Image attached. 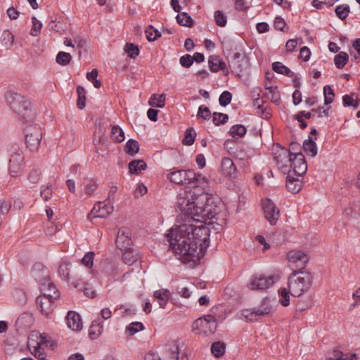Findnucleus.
Wrapping results in <instances>:
<instances>
[{
	"mask_svg": "<svg viewBox=\"0 0 360 360\" xmlns=\"http://www.w3.org/2000/svg\"><path fill=\"white\" fill-rule=\"evenodd\" d=\"M212 194L199 189L181 190L177 195L176 210L184 216V223L173 227L167 234L170 246L183 263L198 264L210 243V230L207 221L220 211Z\"/></svg>",
	"mask_w": 360,
	"mask_h": 360,
	"instance_id": "f257e3e1",
	"label": "nucleus"
},
{
	"mask_svg": "<svg viewBox=\"0 0 360 360\" xmlns=\"http://www.w3.org/2000/svg\"><path fill=\"white\" fill-rule=\"evenodd\" d=\"M167 178L176 184H188L196 188L202 187V192H208V180L200 173H195L193 170L179 169L169 172Z\"/></svg>",
	"mask_w": 360,
	"mask_h": 360,
	"instance_id": "f03ea898",
	"label": "nucleus"
},
{
	"mask_svg": "<svg viewBox=\"0 0 360 360\" xmlns=\"http://www.w3.org/2000/svg\"><path fill=\"white\" fill-rule=\"evenodd\" d=\"M313 277L307 271L292 270L289 275L288 287L290 295L300 297L307 292L311 286Z\"/></svg>",
	"mask_w": 360,
	"mask_h": 360,
	"instance_id": "7ed1b4c3",
	"label": "nucleus"
},
{
	"mask_svg": "<svg viewBox=\"0 0 360 360\" xmlns=\"http://www.w3.org/2000/svg\"><path fill=\"white\" fill-rule=\"evenodd\" d=\"M5 98L13 110L22 118L27 121L32 117L31 103L25 97L13 91H8Z\"/></svg>",
	"mask_w": 360,
	"mask_h": 360,
	"instance_id": "20e7f679",
	"label": "nucleus"
},
{
	"mask_svg": "<svg viewBox=\"0 0 360 360\" xmlns=\"http://www.w3.org/2000/svg\"><path fill=\"white\" fill-rule=\"evenodd\" d=\"M49 344V337L46 333L32 331L28 336V349L31 354L39 359H44V347H47Z\"/></svg>",
	"mask_w": 360,
	"mask_h": 360,
	"instance_id": "39448f33",
	"label": "nucleus"
},
{
	"mask_svg": "<svg viewBox=\"0 0 360 360\" xmlns=\"http://www.w3.org/2000/svg\"><path fill=\"white\" fill-rule=\"evenodd\" d=\"M32 275L40 283L41 295H44V288L47 290L46 292L48 294H53L55 292H58L56 285L49 278L47 270L42 264L36 263L33 265Z\"/></svg>",
	"mask_w": 360,
	"mask_h": 360,
	"instance_id": "423d86ee",
	"label": "nucleus"
},
{
	"mask_svg": "<svg viewBox=\"0 0 360 360\" xmlns=\"http://www.w3.org/2000/svg\"><path fill=\"white\" fill-rule=\"evenodd\" d=\"M44 295H39L36 299V304L41 314L49 317L53 312L55 307V300L60 297L59 292H55L53 294H48L47 290L44 288Z\"/></svg>",
	"mask_w": 360,
	"mask_h": 360,
	"instance_id": "0eeeda50",
	"label": "nucleus"
},
{
	"mask_svg": "<svg viewBox=\"0 0 360 360\" xmlns=\"http://www.w3.org/2000/svg\"><path fill=\"white\" fill-rule=\"evenodd\" d=\"M193 330L198 334L207 335L212 334L217 329V321L213 315L208 314L196 319L193 325Z\"/></svg>",
	"mask_w": 360,
	"mask_h": 360,
	"instance_id": "6e6552de",
	"label": "nucleus"
},
{
	"mask_svg": "<svg viewBox=\"0 0 360 360\" xmlns=\"http://www.w3.org/2000/svg\"><path fill=\"white\" fill-rule=\"evenodd\" d=\"M271 311L272 306L270 304V301L269 299L265 298L257 308L243 310L242 315L245 317L246 321L253 322L269 314Z\"/></svg>",
	"mask_w": 360,
	"mask_h": 360,
	"instance_id": "1a4fd4ad",
	"label": "nucleus"
},
{
	"mask_svg": "<svg viewBox=\"0 0 360 360\" xmlns=\"http://www.w3.org/2000/svg\"><path fill=\"white\" fill-rule=\"evenodd\" d=\"M25 134L27 146L31 150L38 149L42 136L40 127L37 124L28 126L25 129Z\"/></svg>",
	"mask_w": 360,
	"mask_h": 360,
	"instance_id": "9d476101",
	"label": "nucleus"
},
{
	"mask_svg": "<svg viewBox=\"0 0 360 360\" xmlns=\"http://www.w3.org/2000/svg\"><path fill=\"white\" fill-rule=\"evenodd\" d=\"M288 260L292 270L305 271V265L309 260V257L301 250H290L288 253Z\"/></svg>",
	"mask_w": 360,
	"mask_h": 360,
	"instance_id": "9b49d317",
	"label": "nucleus"
},
{
	"mask_svg": "<svg viewBox=\"0 0 360 360\" xmlns=\"http://www.w3.org/2000/svg\"><path fill=\"white\" fill-rule=\"evenodd\" d=\"M287 172L302 176L307 170V165L304 155L301 152L293 153Z\"/></svg>",
	"mask_w": 360,
	"mask_h": 360,
	"instance_id": "f8f14e48",
	"label": "nucleus"
},
{
	"mask_svg": "<svg viewBox=\"0 0 360 360\" xmlns=\"http://www.w3.org/2000/svg\"><path fill=\"white\" fill-rule=\"evenodd\" d=\"M276 281L274 276H254L251 278L250 283L248 284V288L250 290H266L272 286Z\"/></svg>",
	"mask_w": 360,
	"mask_h": 360,
	"instance_id": "ddd939ff",
	"label": "nucleus"
},
{
	"mask_svg": "<svg viewBox=\"0 0 360 360\" xmlns=\"http://www.w3.org/2000/svg\"><path fill=\"white\" fill-rule=\"evenodd\" d=\"M293 153L284 148H281L274 154V160L279 169L284 174L288 171L289 164Z\"/></svg>",
	"mask_w": 360,
	"mask_h": 360,
	"instance_id": "4468645a",
	"label": "nucleus"
},
{
	"mask_svg": "<svg viewBox=\"0 0 360 360\" xmlns=\"http://www.w3.org/2000/svg\"><path fill=\"white\" fill-rule=\"evenodd\" d=\"M263 210L267 221L271 225L276 224L280 217V212L274 202L268 198L264 200L263 202Z\"/></svg>",
	"mask_w": 360,
	"mask_h": 360,
	"instance_id": "2eb2a0df",
	"label": "nucleus"
},
{
	"mask_svg": "<svg viewBox=\"0 0 360 360\" xmlns=\"http://www.w3.org/2000/svg\"><path fill=\"white\" fill-rule=\"evenodd\" d=\"M24 161L22 151H17L11 155L8 170L12 176H18L21 172Z\"/></svg>",
	"mask_w": 360,
	"mask_h": 360,
	"instance_id": "dca6fc26",
	"label": "nucleus"
},
{
	"mask_svg": "<svg viewBox=\"0 0 360 360\" xmlns=\"http://www.w3.org/2000/svg\"><path fill=\"white\" fill-rule=\"evenodd\" d=\"M113 210L112 202L105 200L104 202H96L89 216L90 217L91 214H94V217L105 218L113 212Z\"/></svg>",
	"mask_w": 360,
	"mask_h": 360,
	"instance_id": "f3484780",
	"label": "nucleus"
},
{
	"mask_svg": "<svg viewBox=\"0 0 360 360\" xmlns=\"http://www.w3.org/2000/svg\"><path fill=\"white\" fill-rule=\"evenodd\" d=\"M131 232L129 229L122 227L118 230L116 244L121 250L131 248L132 244Z\"/></svg>",
	"mask_w": 360,
	"mask_h": 360,
	"instance_id": "a211bd4d",
	"label": "nucleus"
},
{
	"mask_svg": "<svg viewBox=\"0 0 360 360\" xmlns=\"http://www.w3.org/2000/svg\"><path fill=\"white\" fill-rule=\"evenodd\" d=\"M165 353L168 360H188L184 354H180L179 343L177 340L169 341L165 345Z\"/></svg>",
	"mask_w": 360,
	"mask_h": 360,
	"instance_id": "6ab92c4d",
	"label": "nucleus"
},
{
	"mask_svg": "<svg viewBox=\"0 0 360 360\" xmlns=\"http://www.w3.org/2000/svg\"><path fill=\"white\" fill-rule=\"evenodd\" d=\"M208 65L210 71L212 72H217L221 70L226 76L229 73L226 63L218 56H210L208 58Z\"/></svg>",
	"mask_w": 360,
	"mask_h": 360,
	"instance_id": "aec40b11",
	"label": "nucleus"
},
{
	"mask_svg": "<svg viewBox=\"0 0 360 360\" xmlns=\"http://www.w3.org/2000/svg\"><path fill=\"white\" fill-rule=\"evenodd\" d=\"M286 187L289 191L292 193H298L302 186V182L300 178L302 176H298V175L292 174L289 172H286Z\"/></svg>",
	"mask_w": 360,
	"mask_h": 360,
	"instance_id": "412c9836",
	"label": "nucleus"
},
{
	"mask_svg": "<svg viewBox=\"0 0 360 360\" xmlns=\"http://www.w3.org/2000/svg\"><path fill=\"white\" fill-rule=\"evenodd\" d=\"M220 172L226 176H236L237 169L233 160L229 158H224L221 161Z\"/></svg>",
	"mask_w": 360,
	"mask_h": 360,
	"instance_id": "4be33fe9",
	"label": "nucleus"
},
{
	"mask_svg": "<svg viewBox=\"0 0 360 360\" xmlns=\"http://www.w3.org/2000/svg\"><path fill=\"white\" fill-rule=\"evenodd\" d=\"M68 326L73 330H80L82 328V322L80 315L75 311H70L66 316Z\"/></svg>",
	"mask_w": 360,
	"mask_h": 360,
	"instance_id": "5701e85b",
	"label": "nucleus"
},
{
	"mask_svg": "<svg viewBox=\"0 0 360 360\" xmlns=\"http://www.w3.org/2000/svg\"><path fill=\"white\" fill-rule=\"evenodd\" d=\"M171 293L169 290L162 288L153 292L154 300L156 301L160 307L165 309L169 300Z\"/></svg>",
	"mask_w": 360,
	"mask_h": 360,
	"instance_id": "b1692460",
	"label": "nucleus"
},
{
	"mask_svg": "<svg viewBox=\"0 0 360 360\" xmlns=\"http://www.w3.org/2000/svg\"><path fill=\"white\" fill-rule=\"evenodd\" d=\"M122 260L127 265L136 264L139 259V253L136 250L131 248L122 250Z\"/></svg>",
	"mask_w": 360,
	"mask_h": 360,
	"instance_id": "393cba45",
	"label": "nucleus"
},
{
	"mask_svg": "<svg viewBox=\"0 0 360 360\" xmlns=\"http://www.w3.org/2000/svg\"><path fill=\"white\" fill-rule=\"evenodd\" d=\"M265 91H266L263 94L262 98L269 99L271 102L276 103V105L280 104V94L276 86H265Z\"/></svg>",
	"mask_w": 360,
	"mask_h": 360,
	"instance_id": "a878e982",
	"label": "nucleus"
},
{
	"mask_svg": "<svg viewBox=\"0 0 360 360\" xmlns=\"http://www.w3.org/2000/svg\"><path fill=\"white\" fill-rule=\"evenodd\" d=\"M242 60V55L239 52L235 53L231 58L229 60V66L233 72L239 75L243 71Z\"/></svg>",
	"mask_w": 360,
	"mask_h": 360,
	"instance_id": "bb28decb",
	"label": "nucleus"
},
{
	"mask_svg": "<svg viewBox=\"0 0 360 360\" xmlns=\"http://www.w3.org/2000/svg\"><path fill=\"white\" fill-rule=\"evenodd\" d=\"M304 153L311 157H315L317 155V146L312 136H309L302 146Z\"/></svg>",
	"mask_w": 360,
	"mask_h": 360,
	"instance_id": "cd10ccee",
	"label": "nucleus"
},
{
	"mask_svg": "<svg viewBox=\"0 0 360 360\" xmlns=\"http://www.w3.org/2000/svg\"><path fill=\"white\" fill-rule=\"evenodd\" d=\"M272 70L276 73L284 75L288 77H292L295 75L294 72L290 68L281 62L273 63Z\"/></svg>",
	"mask_w": 360,
	"mask_h": 360,
	"instance_id": "c85d7f7f",
	"label": "nucleus"
},
{
	"mask_svg": "<svg viewBox=\"0 0 360 360\" xmlns=\"http://www.w3.org/2000/svg\"><path fill=\"white\" fill-rule=\"evenodd\" d=\"M146 167V163L142 160H133L129 164V169L131 174H138L142 170H145Z\"/></svg>",
	"mask_w": 360,
	"mask_h": 360,
	"instance_id": "c756f323",
	"label": "nucleus"
},
{
	"mask_svg": "<svg viewBox=\"0 0 360 360\" xmlns=\"http://www.w3.org/2000/svg\"><path fill=\"white\" fill-rule=\"evenodd\" d=\"M71 264L68 262H63L58 267V274L62 280L68 281L70 279Z\"/></svg>",
	"mask_w": 360,
	"mask_h": 360,
	"instance_id": "7c9ffc66",
	"label": "nucleus"
},
{
	"mask_svg": "<svg viewBox=\"0 0 360 360\" xmlns=\"http://www.w3.org/2000/svg\"><path fill=\"white\" fill-rule=\"evenodd\" d=\"M165 94H153L149 99L148 103L152 107L162 108L165 106Z\"/></svg>",
	"mask_w": 360,
	"mask_h": 360,
	"instance_id": "2f4dec72",
	"label": "nucleus"
},
{
	"mask_svg": "<svg viewBox=\"0 0 360 360\" xmlns=\"http://www.w3.org/2000/svg\"><path fill=\"white\" fill-rule=\"evenodd\" d=\"M226 350V345L220 341L214 342L211 346V352L215 357H221Z\"/></svg>",
	"mask_w": 360,
	"mask_h": 360,
	"instance_id": "473e14b6",
	"label": "nucleus"
},
{
	"mask_svg": "<svg viewBox=\"0 0 360 360\" xmlns=\"http://www.w3.org/2000/svg\"><path fill=\"white\" fill-rule=\"evenodd\" d=\"M247 129L242 124H235L232 126L229 133L234 139H239L243 137L246 134Z\"/></svg>",
	"mask_w": 360,
	"mask_h": 360,
	"instance_id": "72a5a7b5",
	"label": "nucleus"
},
{
	"mask_svg": "<svg viewBox=\"0 0 360 360\" xmlns=\"http://www.w3.org/2000/svg\"><path fill=\"white\" fill-rule=\"evenodd\" d=\"M177 22L180 25L191 27L193 25V19L186 12L181 11L178 13L176 17Z\"/></svg>",
	"mask_w": 360,
	"mask_h": 360,
	"instance_id": "f704fd0d",
	"label": "nucleus"
},
{
	"mask_svg": "<svg viewBox=\"0 0 360 360\" xmlns=\"http://www.w3.org/2000/svg\"><path fill=\"white\" fill-rule=\"evenodd\" d=\"M348 59V54L344 51H341L335 56L334 63L337 68L342 69L347 64Z\"/></svg>",
	"mask_w": 360,
	"mask_h": 360,
	"instance_id": "c9c22d12",
	"label": "nucleus"
},
{
	"mask_svg": "<svg viewBox=\"0 0 360 360\" xmlns=\"http://www.w3.org/2000/svg\"><path fill=\"white\" fill-rule=\"evenodd\" d=\"M110 136L113 141L118 143L122 142L125 138L123 130L118 125L112 127Z\"/></svg>",
	"mask_w": 360,
	"mask_h": 360,
	"instance_id": "e433bc0d",
	"label": "nucleus"
},
{
	"mask_svg": "<svg viewBox=\"0 0 360 360\" xmlns=\"http://www.w3.org/2000/svg\"><path fill=\"white\" fill-rule=\"evenodd\" d=\"M139 150V144L134 139H129L126 143V152L131 156H134Z\"/></svg>",
	"mask_w": 360,
	"mask_h": 360,
	"instance_id": "4c0bfd02",
	"label": "nucleus"
},
{
	"mask_svg": "<svg viewBox=\"0 0 360 360\" xmlns=\"http://www.w3.org/2000/svg\"><path fill=\"white\" fill-rule=\"evenodd\" d=\"M335 12L338 18L342 20L347 18L350 12V7L348 4L338 5L336 6Z\"/></svg>",
	"mask_w": 360,
	"mask_h": 360,
	"instance_id": "58836bf2",
	"label": "nucleus"
},
{
	"mask_svg": "<svg viewBox=\"0 0 360 360\" xmlns=\"http://www.w3.org/2000/svg\"><path fill=\"white\" fill-rule=\"evenodd\" d=\"M342 103L344 106L354 107V108H358L359 103L357 100V96L354 94L350 95H345L342 97Z\"/></svg>",
	"mask_w": 360,
	"mask_h": 360,
	"instance_id": "ea45409f",
	"label": "nucleus"
},
{
	"mask_svg": "<svg viewBox=\"0 0 360 360\" xmlns=\"http://www.w3.org/2000/svg\"><path fill=\"white\" fill-rule=\"evenodd\" d=\"M71 60L72 56L70 53L64 51L58 52L56 58L57 63L63 66L68 65Z\"/></svg>",
	"mask_w": 360,
	"mask_h": 360,
	"instance_id": "a19ab883",
	"label": "nucleus"
},
{
	"mask_svg": "<svg viewBox=\"0 0 360 360\" xmlns=\"http://www.w3.org/2000/svg\"><path fill=\"white\" fill-rule=\"evenodd\" d=\"M144 329L143 324L141 322H132L126 328V333L129 335H134L136 333L141 331Z\"/></svg>",
	"mask_w": 360,
	"mask_h": 360,
	"instance_id": "79ce46f5",
	"label": "nucleus"
},
{
	"mask_svg": "<svg viewBox=\"0 0 360 360\" xmlns=\"http://www.w3.org/2000/svg\"><path fill=\"white\" fill-rule=\"evenodd\" d=\"M290 293L289 288H283L278 290L279 302L284 307H287L290 304Z\"/></svg>",
	"mask_w": 360,
	"mask_h": 360,
	"instance_id": "37998d69",
	"label": "nucleus"
},
{
	"mask_svg": "<svg viewBox=\"0 0 360 360\" xmlns=\"http://www.w3.org/2000/svg\"><path fill=\"white\" fill-rule=\"evenodd\" d=\"M124 49V52L131 58H135L139 54L138 46L131 43L126 44Z\"/></svg>",
	"mask_w": 360,
	"mask_h": 360,
	"instance_id": "c03bdc74",
	"label": "nucleus"
},
{
	"mask_svg": "<svg viewBox=\"0 0 360 360\" xmlns=\"http://www.w3.org/2000/svg\"><path fill=\"white\" fill-rule=\"evenodd\" d=\"M196 133L193 128H189L186 130L185 136L183 140V143L186 146H191L195 141Z\"/></svg>",
	"mask_w": 360,
	"mask_h": 360,
	"instance_id": "a18cd8bd",
	"label": "nucleus"
},
{
	"mask_svg": "<svg viewBox=\"0 0 360 360\" xmlns=\"http://www.w3.org/2000/svg\"><path fill=\"white\" fill-rule=\"evenodd\" d=\"M145 32L146 38L149 41H155L161 36L160 32L157 29H155L152 25H149Z\"/></svg>",
	"mask_w": 360,
	"mask_h": 360,
	"instance_id": "49530a36",
	"label": "nucleus"
},
{
	"mask_svg": "<svg viewBox=\"0 0 360 360\" xmlns=\"http://www.w3.org/2000/svg\"><path fill=\"white\" fill-rule=\"evenodd\" d=\"M214 18L216 24L219 27H225L227 23L226 15L221 11L218 10L214 12Z\"/></svg>",
	"mask_w": 360,
	"mask_h": 360,
	"instance_id": "de8ad7c7",
	"label": "nucleus"
},
{
	"mask_svg": "<svg viewBox=\"0 0 360 360\" xmlns=\"http://www.w3.org/2000/svg\"><path fill=\"white\" fill-rule=\"evenodd\" d=\"M229 116L221 112H214L212 115V121L216 126L224 124L227 122Z\"/></svg>",
	"mask_w": 360,
	"mask_h": 360,
	"instance_id": "09e8293b",
	"label": "nucleus"
},
{
	"mask_svg": "<svg viewBox=\"0 0 360 360\" xmlns=\"http://www.w3.org/2000/svg\"><path fill=\"white\" fill-rule=\"evenodd\" d=\"M324 103L329 105L333 103L335 94L332 88L327 85L323 87Z\"/></svg>",
	"mask_w": 360,
	"mask_h": 360,
	"instance_id": "8fccbe9b",
	"label": "nucleus"
},
{
	"mask_svg": "<svg viewBox=\"0 0 360 360\" xmlns=\"http://www.w3.org/2000/svg\"><path fill=\"white\" fill-rule=\"evenodd\" d=\"M52 184L49 183L46 186H41L40 194L44 200L47 201L52 197Z\"/></svg>",
	"mask_w": 360,
	"mask_h": 360,
	"instance_id": "3c124183",
	"label": "nucleus"
},
{
	"mask_svg": "<svg viewBox=\"0 0 360 360\" xmlns=\"http://www.w3.org/2000/svg\"><path fill=\"white\" fill-rule=\"evenodd\" d=\"M32 27L30 30V34L34 37H37L39 34L41 27L42 23L37 19L36 17L33 16L32 18Z\"/></svg>",
	"mask_w": 360,
	"mask_h": 360,
	"instance_id": "603ef678",
	"label": "nucleus"
},
{
	"mask_svg": "<svg viewBox=\"0 0 360 360\" xmlns=\"http://www.w3.org/2000/svg\"><path fill=\"white\" fill-rule=\"evenodd\" d=\"M95 254L94 252H86L81 260V263L86 267L90 269L93 266Z\"/></svg>",
	"mask_w": 360,
	"mask_h": 360,
	"instance_id": "864d4df0",
	"label": "nucleus"
},
{
	"mask_svg": "<svg viewBox=\"0 0 360 360\" xmlns=\"http://www.w3.org/2000/svg\"><path fill=\"white\" fill-rule=\"evenodd\" d=\"M11 207V202L5 199H0V215L5 217L9 212Z\"/></svg>",
	"mask_w": 360,
	"mask_h": 360,
	"instance_id": "5fc2aeb1",
	"label": "nucleus"
},
{
	"mask_svg": "<svg viewBox=\"0 0 360 360\" xmlns=\"http://www.w3.org/2000/svg\"><path fill=\"white\" fill-rule=\"evenodd\" d=\"M231 94L228 91H224L221 93L219 98V103L220 105L225 107L231 103Z\"/></svg>",
	"mask_w": 360,
	"mask_h": 360,
	"instance_id": "6e6d98bb",
	"label": "nucleus"
},
{
	"mask_svg": "<svg viewBox=\"0 0 360 360\" xmlns=\"http://www.w3.org/2000/svg\"><path fill=\"white\" fill-rule=\"evenodd\" d=\"M197 116L202 117L205 120H209L211 118L212 114L207 106L202 105L198 108Z\"/></svg>",
	"mask_w": 360,
	"mask_h": 360,
	"instance_id": "4d7b16f0",
	"label": "nucleus"
},
{
	"mask_svg": "<svg viewBox=\"0 0 360 360\" xmlns=\"http://www.w3.org/2000/svg\"><path fill=\"white\" fill-rule=\"evenodd\" d=\"M103 329V326L101 325L99 321L95 320L92 322V324L90 327L89 330V335L91 338H93V335H97L101 333V330Z\"/></svg>",
	"mask_w": 360,
	"mask_h": 360,
	"instance_id": "13d9d810",
	"label": "nucleus"
},
{
	"mask_svg": "<svg viewBox=\"0 0 360 360\" xmlns=\"http://www.w3.org/2000/svg\"><path fill=\"white\" fill-rule=\"evenodd\" d=\"M179 63L181 66L189 68L193 63V58L189 54L184 55L180 58Z\"/></svg>",
	"mask_w": 360,
	"mask_h": 360,
	"instance_id": "bf43d9fd",
	"label": "nucleus"
},
{
	"mask_svg": "<svg viewBox=\"0 0 360 360\" xmlns=\"http://www.w3.org/2000/svg\"><path fill=\"white\" fill-rule=\"evenodd\" d=\"M147 187L143 183H139L134 192L136 198H139L147 193Z\"/></svg>",
	"mask_w": 360,
	"mask_h": 360,
	"instance_id": "052dcab7",
	"label": "nucleus"
},
{
	"mask_svg": "<svg viewBox=\"0 0 360 360\" xmlns=\"http://www.w3.org/2000/svg\"><path fill=\"white\" fill-rule=\"evenodd\" d=\"M97 188V183L96 181L93 179H90L87 181L86 184L84 186V191L87 194L93 193L96 189Z\"/></svg>",
	"mask_w": 360,
	"mask_h": 360,
	"instance_id": "680f3d73",
	"label": "nucleus"
},
{
	"mask_svg": "<svg viewBox=\"0 0 360 360\" xmlns=\"http://www.w3.org/2000/svg\"><path fill=\"white\" fill-rule=\"evenodd\" d=\"M1 41L6 45L12 46L13 43V35L10 32H4L1 37Z\"/></svg>",
	"mask_w": 360,
	"mask_h": 360,
	"instance_id": "e2e57ef3",
	"label": "nucleus"
},
{
	"mask_svg": "<svg viewBox=\"0 0 360 360\" xmlns=\"http://www.w3.org/2000/svg\"><path fill=\"white\" fill-rule=\"evenodd\" d=\"M310 56L311 51L308 47L304 46L300 49V58L302 59L304 61H308L310 58Z\"/></svg>",
	"mask_w": 360,
	"mask_h": 360,
	"instance_id": "0e129e2a",
	"label": "nucleus"
},
{
	"mask_svg": "<svg viewBox=\"0 0 360 360\" xmlns=\"http://www.w3.org/2000/svg\"><path fill=\"white\" fill-rule=\"evenodd\" d=\"M39 176L40 172L37 169H33L28 175V180L32 184H36L39 181Z\"/></svg>",
	"mask_w": 360,
	"mask_h": 360,
	"instance_id": "69168bd1",
	"label": "nucleus"
},
{
	"mask_svg": "<svg viewBox=\"0 0 360 360\" xmlns=\"http://www.w3.org/2000/svg\"><path fill=\"white\" fill-rule=\"evenodd\" d=\"M285 25L286 23L283 18H282L281 17L275 18L274 27L276 29L279 30L281 31H283Z\"/></svg>",
	"mask_w": 360,
	"mask_h": 360,
	"instance_id": "338daca9",
	"label": "nucleus"
},
{
	"mask_svg": "<svg viewBox=\"0 0 360 360\" xmlns=\"http://www.w3.org/2000/svg\"><path fill=\"white\" fill-rule=\"evenodd\" d=\"M48 28L49 30H53L56 32H60L63 30L61 24L60 22H56L54 20H51L50 21L48 25Z\"/></svg>",
	"mask_w": 360,
	"mask_h": 360,
	"instance_id": "774afa93",
	"label": "nucleus"
}]
</instances>
